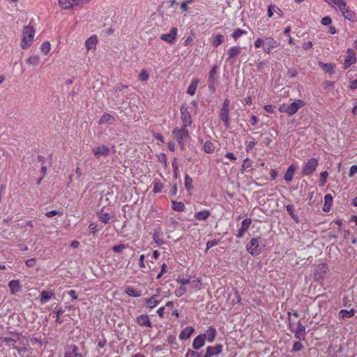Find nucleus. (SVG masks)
Returning a JSON list of instances; mask_svg holds the SVG:
<instances>
[{"label":"nucleus","instance_id":"1","mask_svg":"<svg viewBox=\"0 0 357 357\" xmlns=\"http://www.w3.org/2000/svg\"><path fill=\"white\" fill-rule=\"evenodd\" d=\"M288 315L290 330L294 333L295 337L298 340H304L306 330L305 325L301 324V321H294L293 319L291 318V315H292L294 319H297L298 314H288Z\"/></svg>","mask_w":357,"mask_h":357},{"label":"nucleus","instance_id":"2","mask_svg":"<svg viewBox=\"0 0 357 357\" xmlns=\"http://www.w3.org/2000/svg\"><path fill=\"white\" fill-rule=\"evenodd\" d=\"M172 135L174 136V138L178 143L180 149L183 151L185 149L183 140L185 139L190 138L188 130L185 128H179L178 127H176L172 131Z\"/></svg>","mask_w":357,"mask_h":357},{"label":"nucleus","instance_id":"3","mask_svg":"<svg viewBox=\"0 0 357 357\" xmlns=\"http://www.w3.org/2000/svg\"><path fill=\"white\" fill-rule=\"evenodd\" d=\"M35 35V29L31 26H26L22 31L21 47L25 50L31 46Z\"/></svg>","mask_w":357,"mask_h":357},{"label":"nucleus","instance_id":"4","mask_svg":"<svg viewBox=\"0 0 357 357\" xmlns=\"http://www.w3.org/2000/svg\"><path fill=\"white\" fill-rule=\"evenodd\" d=\"M261 238H252L246 245V250L252 256H257L263 252L264 245H261Z\"/></svg>","mask_w":357,"mask_h":357},{"label":"nucleus","instance_id":"5","mask_svg":"<svg viewBox=\"0 0 357 357\" xmlns=\"http://www.w3.org/2000/svg\"><path fill=\"white\" fill-rule=\"evenodd\" d=\"M319 165L318 160L315 158H312L306 162L302 168L301 174L303 176H310L316 170Z\"/></svg>","mask_w":357,"mask_h":357},{"label":"nucleus","instance_id":"6","mask_svg":"<svg viewBox=\"0 0 357 357\" xmlns=\"http://www.w3.org/2000/svg\"><path fill=\"white\" fill-rule=\"evenodd\" d=\"M329 271L328 266L326 263L319 264L314 271L313 277L314 280L321 281L323 280Z\"/></svg>","mask_w":357,"mask_h":357},{"label":"nucleus","instance_id":"7","mask_svg":"<svg viewBox=\"0 0 357 357\" xmlns=\"http://www.w3.org/2000/svg\"><path fill=\"white\" fill-rule=\"evenodd\" d=\"M181 111V119L183 122V128L187 129L188 127L192 124L191 115L188 110V107L185 104H182L180 107Z\"/></svg>","mask_w":357,"mask_h":357},{"label":"nucleus","instance_id":"8","mask_svg":"<svg viewBox=\"0 0 357 357\" xmlns=\"http://www.w3.org/2000/svg\"><path fill=\"white\" fill-rule=\"evenodd\" d=\"M305 105V102L303 100H296L291 102L289 105H287L288 107V115L293 116L295 114L298 110L304 107Z\"/></svg>","mask_w":357,"mask_h":357},{"label":"nucleus","instance_id":"9","mask_svg":"<svg viewBox=\"0 0 357 357\" xmlns=\"http://www.w3.org/2000/svg\"><path fill=\"white\" fill-rule=\"evenodd\" d=\"M223 345L222 344H215L213 346H208L206 348L205 357H212L214 356H218L222 352Z\"/></svg>","mask_w":357,"mask_h":357},{"label":"nucleus","instance_id":"10","mask_svg":"<svg viewBox=\"0 0 357 357\" xmlns=\"http://www.w3.org/2000/svg\"><path fill=\"white\" fill-rule=\"evenodd\" d=\"M177 31L178 29L176 27H173L171 29L169 33L162 34L160 36V39L167 42V43L173 44L176 40Z\"/></svg>","mask_w":357,"mask_h":357},{"label":"nucleus","instance_id":"11","mask_svg":"<svg viewBox=\"0 0 357 357\" xmlns=\"http://www.w3.org/2000/svg\"><path fill=\"white\" fill-rule=\"evenodd\" d=\"M252 223V220L250 218H245L241 222V226L238 231V233L236 234L238 238H242L245 233V231L248 229L250 224Z\"/></svg>","mask_w":357,"mask_h":357},{"label":"nucleus","instance_id":"12","mask_svg":"<svg viewBox=\"0 0 357 357\" xmlns=\"http://www.w3.org/2000/svg\"><path fill=\"white\" fill-rule=\"evenodd\" d=\"M241 47H238V46H234V47H231L229 50H228V58L227 59L226 61L230 64H234V59L240 54L241 52Z\"/></svg>","mask_w":357,"mask_h":357},{"label":"nucleus","instance_id":"13","mask_svg":"<svg viewBox=\"0 0 357 357\" xmlns=\"http://www.w3.org/2000/svg\"><path fill=\"white\" fill-rule=\"evenodd\" d=\"M20 340L19 334L13 333L8 337H4L2 338V342L5 343L7 346L11 347L15 346V343L17 342Z\"/></svg>","mask_w":357,"mask_h":357},{"label":"nucleus","instance_id":"14","mask_svg":"<svg viewBox=\"0 0 357 357\" xmlns=\"http://www.w3.org/2000/svg\"><path fill=\"white\" fill-rule=\"evenodd\" d=\"M220 119L224 123L226 128H230L229 109H220Z\"/></svg>","mask_w":357,"mask_h":357},{"label":"nucleus","instance_id":"15","mask_svg":"<svg viewBox=\"0 0 357 357\" xmlns=\"http://www.w3.org/2000/svg\"><path fill=\"white\" fill-rule=\"evenodd\" d=\"M92 151L96 158H98L100 155L107 156L110 152L109 149L105 145L96 147Z\"/></svg>","mask_w":357,"mask_h":357},{"label":"nucleus","instance_id":"16","mask_svg":"<svg viewBox=\"0 0 357 357\" xmlns=\"http://www.w3.org/2000/svg\"><path fill=\"white\" fill-rule=\"evenodd\" d=\"M116 121V119L114 116L108 114V113H104L103 115L101 116L100 120L98 121V124H104L107 123L109 125H113Z\"/></svg>","mask_w":357,"mask_h":357},{"label":"nucleus","instance_id":"17","mask_svg":"<svg viewBox=\"0 0 357 357\" xmlns=\"http://www.w3.org/2000/svg\"><path fill=\"white\" fill-rule=\"evenodd\" d=\"M8 287L10 288V292L13 294H17L22 290V286L20 285V281L16 280H10L8 282Z\"/></svg>","mask_w":357,"mask_h":357},{"label":"nucleus","instance_id":"18","mask_svg":"<svg viewBox=\"0 0 357 357\" xmlns=\"http://www.w3.org/2000/svg\"><path fill=\"white\" fill-rule=\"evenodd\" d=\"M52 298H55V296L54 294L51 291H42L40 294V302L41 303H45Z\"/></svg>","mask_w":357,"mask_h":357},{"label":"nucleus","instance_id":"19","mask_svg":"<svg viewBox=\"0 0 357 357\" xmlns=\"http://www.w3.org/2000/svg\"><path fill=\"white\" fill-rule=\"evenodd\" d=\"M205 342H206V337H204V335H200L199 336H197L193 340L192 347L195 349H199L204 345Z\"/></svg>","mask_w":357,"mask_h":357},{"label":"nucleus","instance_id":"20","mask_svg":"<svg viewBox=\"0 0 357 357\" xmlns=\"http://www.w3.org/2000/svg\"><path fill=\"white\" fill-rule=\"evenodd\" d=\"M162 236V234L160 231V228L155 229L153 233V240L158 245H161L165 243Z\"/></svg>","mask_w":357,"mask_h":357},{"label":"nucleus","instance_id":"21","mask_svg":"<svg viewBox=\"0 0 357 357\" xmlns=\"http://www.w3.org/2000/svg\"><path fill=\"white\" fill-rule=\"evenodd\" d=\"M194 329L191 326H186L185 328H183L180 335L179 338L182 340H188L190 337L192 333H193Z\"/></svg>","mask_w":357,"mask_h":357},{"label":"nucleus","instance_id":"22","mask_svg":"<svg viewBox=\"0 0 357 357\" xmlns=\"http://www.w3.org/2000/svg\"><path fill=\"white\" fill-rule=\"evenodd\" d=\"M356 61V54L354 52H352L351 54H349L344 60L343 62V68L347 69L349 68L353 63H354Z\"/></svg>","mask_w":357,"mask_h":357},{"label":"nucleus","instance_id":"23","mask_svg":"<svg viewBox=\"0 0 357 357\" xmlns=\"http://www.w3.org/2000/svg\"><path fill=\"white\" fill-rule=\"evenodd\" d=\"M296 169V167L294 165H291L287 169L285 174H284V179L287 181V182H290L292 181L293 179V176H294V172Z\"/></svg>","mask_w":357,"mask_h":357},{"label":"nucleus","instance_id":"24","mask_svg":"<svg viewBox=\"0 0 357 357\" xmlns=\"http://www.w3.org/2000/svg\"><path fill=\"white\" fill-rule=\"evenodd\" d=\"M202 335H204V337H206V340H207L208 342L211 343L214 340V339L215 337V335H216L215 328L211 326L206 330V333L202 334Z\"/></svg>","mask_w":357,"mask_h":357},{"label":"nucleus","instance_id":"25","mask_svg":"<svg viewBox=\"0 0 357 357\" xmlns=\"http://www.w3.org/2000/svg\"><path fill=\"white\" fill-rule=\"evenodd\" d=\"M333 204V197L331 194H326L324 196V204L322 208L324 212H329Z\"/></svg>","mask_w":357,"mask_h":357},{"label":"nucleus","instance_id":"26","mask_svg":"<svg viewBox=\"0 0 357 357\" xmlns=\"http://www.w3.org/2000/svg\"><path fill=\"white\" fill-rule=\"evenodd\" d=\"M137 322L141 326H147V327L152 326V324L151 323L149 318L146 314H142L139 317H138Z\"/></svg>","mask_w":357,"mask_h":357},{"label":"nucleus","instance_id":"27","mask_svg":"<svg viewBox=\"0 0 357 357\" xmlns=\"http://www.w3.org/2000/svg\"><path fill=\"white\" fill-rule=\"evenodd\" d=\"M319 66L326 73H329L331 75L334 73V69H335V64H333V63H324L320 61L319 63Z\"/></svg>","mask_w":357,"mask_h":357},{"label":"nucleus","instance_id":"28","mask_svg":"<svg viewBox=\"0 0 357 357\" xmlns=\"http://www.w3.org/2000/svg\"><path fill=\"white\" fill-rule=\"evenodd\" d=\"M125 293L132 297H139L142 295V291L134 289L132 287H127L125 289Z\"/></svg>","mask_w":357,"mask_h":357},{"label":"nucleus","instance_id":"29","mask_svg":"<svg viewBox=\"0 0 357 357\" xmlns=\"http://www.w3.org/2000/svg\"><path fill=\"white\" fill-rule=\"evenodd\" d=\"M286 210L288 212L291 218L294 220L295 222L298 223L300 220L297 215L294 213V206L293 204H288L286 206Z\"/></svg>","mask_w":357,"mask_h":357},{"label":"nucleus","instance_id":"30","mask_svg":"<svg viewBox=\"0 0 357 357\" xmlns=\"http://www.w3.org/2000/svg\"><path fill=\"white\" fill-rule=\"evenodd\" d=\"M210 214V211L208 210L201 211L195 213V218L198 220H206Z\"/></svg>","mask_w":357,"mask_h":357},{"label":"nucleus","instance_id":"31","mask_svg":"<svg viewBox=\"0 0 357 357\" xmlns=\"http://www.w3.org/2000/svg\"><path fill=\"white\" fill-rule=\"evenodd\" d=\"M98 39L96 36H91L89 38H88L85 42V45L87 50L93 49L96 47V45L97 44Z\"/></svg>","mask_w":357,"mask_h":357},{"label":"nucleus","instance_id":"32","mask_svg":"<svg viewBox=\"0 0 357 357\" xmlns=\"http://www.w3.org/2000/svg\"><path fill=\"white\" fill-rule=\"evenodd\" d=\"M172 208L174 211L181 212L185 209V205L182 202L172 200Z\"/></svg>","mask_w":357,"mask_h":357},{"label":"nucleus","instance_id":"33","mask_svg":"<svg viewBox=\"0 0 357 357\" xmlns=\"http://www.w3.org/2000/svg\"><path fill=\"white\" fill-rule=\"evenodd\" d=\"M199 80L197 79H193L187 89V93L193 96L195 93L197 88Z\"/></svg>","mask_w":357,"mask_h":357},{"label":"nucleus","instance_id":"34","mask_svg":"<svg viewBox=\"0 0 357 357\" xmlns=\"http://www.w3.org/2000/svg\"><path fill=\"white\" fill-rule=\"evenodd\" d=\"M344 17L349 21L354 22L356 21V15L355 13L349 9H347L343 13H342Z\"/></svg>","mask_w":357,"mask_h":357},{"label":"nucleus","instance_id":"35","mask_svg":"<svg viewBox=\"0 0 357 357\" xmlns=\"http://www.w3.org/2000/svg\"><path fill=\"white\" fill-rule=\"evenodd\" d=\"M112 218V216L110 214L104 213L102 211L99 213V220L104 224L109 223Z\"/></svg>","mask_w":357,"mask_h":357},{"label":"nucleus","instance_id":"36","mask_svg":"<svg viewBox=\"0 0 357 357\" xmlns=\"http://www.w3.org/2000/svg\"><path fill=\"white\" fill-rule=\"evenodd\" d=\"M218 73V66L216 65L213 66L210 72H209V76L208 79V82H215L217 79V77H215V75Z\"/></svg>","mask_w":357,"mask_h":357},{"label":"nucleus","instance_id":"37","mask_svg":"<svg viewBox=\"0 0 357 357\" xmlns=\"http://www.w3.org/2000/svg\"><path fill=\"white\" fill-rule=\"evenodd\" d=\"M192 182H193L192 178L188 174H186L185 175L184 184H185V187L186 190L188 192L192 190L193 188Z\"/></svg>","mask_w":357,"mask_h":357},{"label":"nucleus","instance_id":"38","mask_svg":"<svg viewBox=\"0 0 357 357\" xmlns=\"http://www.w3.org/2000/svg\"><path fill=\"white\" fill-rule=\"evenodd\" d=\"M223 40H224V36L221 34H218L215 37H213L212 45L214 47H218L222 43Z\"/></svg>","mask_w":357,"mask_h":357},{"label":"nucleus","instance_id":"39","mask_svg":"<svg viewBox=\"0 0 357 357\" xmlns=\"http://www.w3.org/2000/svg\"><path fill=\"white\" fill-rule=\"evenodd\" d=\"M164 187L162 183H161L159 180L155 179L153 181V192L155 193L160 192Z\"/></svg>","mask_w":357,"mask_h":357},{"label":"nucleus","instance_id":"40","mask_svg":"<svg viewBox=\"0 0 357 357\" xmlns=\"http://www.w3.org/2000/svg\"><path fill=\"white\" fill-rule=\"evenodd\" d=\"M64 357H84L78 352V348L75 347L72 351L65 353Z\"/></svg>","mask_w":357,"mask_h":357},{"label":"nucleus","instance_id":"41","mask_svg":"<svg viewBox=\"0 0 357 357\" xmlns=\"http://www.w3.org/2000/svg\"><path fill=\"white\" fill-rule=\"evenodd\" d=\"M247 31H245V30H243L241 29H236L234 30V31L231 34V36L232 38L236 40L238 38H240L241 36H243V35H246L247 34Z\"/></svg>","mask_w":357,"mask_h":357},{"label":"nucleus","instance_id":"42","mask_svg":"<svg viewBox=\"0 0 357 357\" xmlns=\"http://www.w3.org/2000/svg\"><path fill=\"white\" fill-rule=\"evenodd\" d=\"M204 151L207 153H211L214 151V145L211 141H207L204 144Z\"/></svg>","mask_w":357,"mask_h":357},{"label":"nucleus","instance_id":"43","mask_svg":"<svg viewBox=\"0 0 357 357\" xmlns=\"http://www.w3.org/2000/svg\"><path fill=\"white\" fill-rule=\"evenodd\" d=\"M59 5L65 10L72 8L70 0H59Z\"/></svg>","mask_w":357,"mask_h":357},{"label":"nucleus","instance_id":"44","mask_svg":"<svg viewBox=\"0 0 357 357\" xmlns=\"http://www.w3.org/2000/svg\"><path fill=\"white\" fill-rule=\"evenodd\" d=\"M39 61L40 57L38 55L31 56L26 61L27 63L32 66H37L39 63Z\"/></svg>","mask_w":357,"mask_h":357},{"label":"nucleus","instance_id":"45","mask_svg":"<svg viewBox=\"0 0 357 357\" xmlns=\"http://www.w3.org/2000/svg\"><path fill=\"white\" fill-rule=\"evenodd\" d=\"M252 164V160L249 159L248 158L244 159L243 165L241 166V172L243 173L247 168L251 167Z\"/></svg>","mask_w":357,"mask_h":357},{"label":"nucleus","instance_id":"46","mask_svg":"<svg viewBox=\"0 0 357 357\" xmlns=\"http://www.w3.org/2000/svg\"><path fill=\"white\" fill-rule=\"evenodd\" d=\"M266 45L269 46L270 47H272V48H275V47H278L279 44H278V43H277V41L274 38H267L266 39Z\"/></svg>","mask_w":357,"mask_h":357},{"label":"nucleus","instance_id":"47","mask_svg":"<svg viewBox=\"0 0 357 357\" xmlns=\"http://www.w3.org/2000/svg\"><path fill=\"white\" fill-rule=\"evenodd\" d=\"M40 50L45 54H48L50 50V43L48 41L43 42L40 46Z\"/></svg>","mask_w":357,"mask_h":357},{"label":"nucleus","instance_id":"48","mask_svg":"<svg viewBox=\"0 0 357 357\" xmlns=\"http://www.w3.org/2000/svg\"><path fill=\"white\" fill-rule=\"evenodd\" d=\"M328 176V173L326 171L322 172L320 174V184L319 185L321 186H323L325 185V183H326V181H327Z\"/></svg>","mask_w":357,"mask_h":357},{"label":"nucleus","instance_id":"49","mask_svg":"<svg viewBox=\"0 0 357 357\" xmlns=\"http://www.w3.org/2000/svg\"><path fill=\"white\" fill-rule=\"evenodd\" d=\"M128 247V244H119L112 247V250L115 252H121L123 250Z\"/></svg>","mask_w":357,"mask_h":357},{"label":"nucleus","instance_id":"50","mask_svg":"<svg viewBox=\"0 0 357 357\" xmlns=\"http://www.w3.org/2000/svg\"><path fill=\"white\" fill-rule=\"evenodd\" d=\"M185 357H205V356H202V354L197 351L188 350L186 352Z\"/></svg>","mask_w":357,"mask_h":357},{"label":"nucleus","instance_id":"51","mask_svg":"<svg viewBox=\"0 0 357 357\" xmlns=\"http://www.w3.org/2000/svg\"><path fill=\"white\" fill-rule=\"evenodd\" d=\"M66 294L71 297L72 301H74L75 300H81V298H79L78 294L75 290L68 291H66Z\"/></svg>","mask_w":357,"mask_h":357},{"label":"nucleus","instance_id":"52","mask_svg":"<svg viewBox=\"0 0 357 357\" xmlns=\"http://www.w3.org/2000/svg\"><path fill=\"white\" fill-rule=\"evenodd\" d=\"M158 300L155 297H151L150 299L147 301V307L150 309H152L153 307H155L158 303Z\"/></svg>","mask_w":357,"mask_h":357},{"label":"nucleus","instance_id":"53","mask_svg":"<svg viewBox=\"0 0 357 357\" xmlns=\"http://www.w3.org/2000/svg\"><path fill=\"white\" fill-rule=\"evenodd\" d=\"M303 349V345L301 343H300L299 342H296L293 344L292 351H294V352L300 351Z\"/></svg>","mask_w":357,"mask_h":357},{"label":"nucleus","instance_id":"54","mask_svg":"<svg viewBox=\"0 0 357 357\" xmlns=\"http://www.w3.org/2000/svg\"><path fill=\"white\" fill-rule=\"evenodd\" d=\"M218 243H219V241L217 239H213V240H211V241H208L206 243V251H207L208 250H209L212 247L217 245L218 244Z\"/></svg>","mask_w":357,"mask_h":357},{"label":"nucleus","instance_id":"55","mask_svg":"<svg viewBox=\"0 0 357 357\" xmlns=\"http://www.w3.org/2000/svg\"><path fill=\"white\" fill-rule=\"evenodd\" d=\"M149 78V74L145 70H142L140 74L139 75V79L144 82L146 81Z\"/></svg>","mask_w":357,"mask_h":357},{"label":"nucleus","instance_id":"56","mask_svg":"<svg viewBox=\"0 0 357 357\" xmlns=\"http://www.w3.org/2000/svg\"><path fill=\"white\" fill-rule=\"evenodd\" d=\"M186 291V289L183 287H180L175 290V294L178 297L183 296Z\"/></svg>","mask_w":357,"mask_h":357},{"label":"nucleus","instance_id":"57","mask_svg":"<svg viewBox=\"0 0 357 357\" xmlns=\"http://www.w3.org/2000/svg\"><path fill=\"white\" fill-rule=\"evenodd\" d=\"M176 281L179 284H181L182 285H185V284H189L190 282V278H181L179 276Z\"/></svg>","mask_w":357,"mask_h":357},{"label":"nucleus","instance_id":"58","mask_svg":"<svg viewBox=\"0 0 357 357\" xmlns=\"http://www.w3.org/2000/svg\"><path fill=\"white\" fill-rule=\"evenodd\" d=\"M61 213L59 212V211H56V210H53V211H47L45 213V216L47 217V218H52L54 215H61Z\"/></svg>","mask_w":357,"mask_h":357},{"label":"nucleus","instance_id":"59","mask_svg":"<svg viewBox=\"0 0 357 357\" xmlns=\"http://www.w3.org/2000/svg\"><path fill=\"white\" fill-rule=\"evenodd\" d=\"M98 225L96 222H91L89 225V228L91 230V233H92L93 235L96 234V232L98 231Z\"/></svg>","mask_w":357,"mask_h":357},{"label":"nucleus","instance_id":"60","mask_svg":"<svg viewBox=\"0 0 357 357\" xmlns=\"http://www.w3.org/2000/svg\"><path fill=\"white\" fill-rule=\"evenodd\" d=\"M189 284H191L192 287L198 289H199V286L201 285L200 281L197 279H193L192 280H190V282Z\"/></svg>","mask_w":357,"mask_h":357},{"label":"nucleus","instance_id":"61","mask_svg":"<svg viewBox=\"0 0 357 357\" xmlns=\"http://www.w3.org/2000/svg\"><path fill=\"white\" fill-rule=\"evenodd\" d=\"M321 22L323 25L326 26V25H329L331 24L332 20L330 17L326 16L321 19Z\"/></svg>","mask_w":357,"mask_h":357},{"label":"nucleus","instance_id":"62","mask_svg":"<svg viewBox=\"0 0 357 357\" xmlns=\"http://www.w3.org/2000/svg\"><path fill=\"white\" fill-rule=\"evenodd\" d=\"M287 75L289 77H294L297 75V70L294 68H291L288 70Z\"/></svg>","mask_w":357,"mask_h":357},{"label":"nucleus","instance_id":"63","mask_svg":"<svg viewBox=\"0 0 357 357\" xmlns=\"http://www.w3.org/2000/svg\"><path fill=\"white\" fill-rule=\"evenodd\" d=\"M356 173H357V165H352L350 167V170H349V176L350 177H352Z\"/></svg>","mask_w":357,"mask_h":357},{"label":"nucleus","instance_id":"64","mask_svg":"<svg viewBox=\"0 0 357 357\" xmlns=\"http://www.w3.org/2000/svg\"><path fill=\"white\" fill-rule=\"evenodd\" d=\"M36 259L31 258L26 261L25 264L28 267H33L36 264Z\"/></svg>","mask_w":357,"mask_h":357}]
</instances>
